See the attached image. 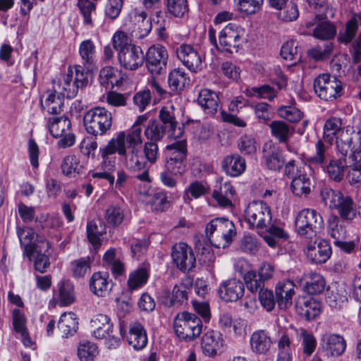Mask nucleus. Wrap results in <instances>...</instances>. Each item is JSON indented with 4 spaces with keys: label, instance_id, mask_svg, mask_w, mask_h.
Here are the masks:
<instances>
[{
    "label": "nucleus",
    "instance_id": "nucleus-58",
    "mask_svg": "<svg viewBox=\"0 0 361 361\" xmlns=\"http://www.w3.org/2000/svg\"><path fill=\"white\" fill-rule=\"evenodd\" d=\"M168 11L176 18H183L188 13L187 0H166Z\"/></svg>",
    "mask_w": 361,
    "mask_h": 361
},
{
    "label": "nucleus",
    "instance_id": "nucleus-7",
    "mask_svg": "<svg viewBox=\"0 0 361 361\" xmlns=\"http://www.w3.org/2000/svg\"><path fill=\"white\" fill-rule=\"evenodd\" d=\"M173 329L180 339L192 341L202 333V323L195 314L182 312L176 315L173 322Z\"/></svg>",
    "mask_w": 361,
    "mask_h": 361
},
{
    "label": "nucleus",
    "instance_id": "nucleus-64",
    "mask_svg": "<svg viewBox=\"0 0 361 361\" xmlns=\"http://www.w3.org/2000/svg\"><path fill=\"white\" fill-rule=\"evenodd\" d=\"M245 284L247 288L252 293L261 288L264 281L254 270L247 271L244 274Z\"/></svg>",
    "mask_w": 361,
    "mask_h": 361
},
{
    "label": "nucleus",
    "instance_id": "nucleus-55",
    "mask_svg": "<svg viewBox=\"0 0 361 361\" xmlns=\"http://www.w3.org/2000/svg\"><path fill=\"white\" fill-rule=\"evenodd\" d=\"M207 192V188L201 183L195 181L190 183L185 190L183 200L186 204H190L193 199H197L204 195Z\"/></svg>",
    "mask_w": 361,
    "mask_h": 361
},
{
    "label": "nucleus",
    "instance_id": "nucleus-45",
    "mask_svg": "<svg viewBox=\"0 0 361 361\" xmlns=\"http://www.w3.org/2000/svg\"><path fill=\"white\" fill-rule=\"evenodd\" d=\"M333 144L326 142L324 139H319L315 144V152L309 159L314 165L323 164L330 156V149Z\"/></svg>",
    "mask_w": 361,
    "mask_h": 361
},
{
    "label": "nucleus",
    "instance_id": "nucleus-1",
    "mask_svg": "<svg viewBox=\"0 0 361 361\" xmlns=\"http://www.w3.org/2000/svg\"><path fill=\"white\" fill-rule=\"evenodd\" d=\"M143 142L142 136L139 131H134L128 135V142H126V153L118 154L125 157V166L130 171L141 173L135 176V178L141 182L149 184L152 178L149 176V169H146L147 164H154L159 158V148L157 142L147 141L141 148L139 147Z\"/></svg>",
    "mask_w": 361,
    "mask_h": 361
},
{
    "label": "nucleus",
    "instance_id": "nucleus-10",
    "mask_svg": "<svg viewBox=\"0 0 361 361\" xmlns=\"http://www.w3.org/2000/svg\"><path fill=\"white\" fill-rule=\"evenodd\" d=\"M245 219L250 228H266L272 222L271 208L263 201H252L245 209Z\"/></svg>",
    "mask_w": 361,
    "mask_h": 361
},
{
    "label": "nucleus",
    "instance_id": "nucleus-57",
    "mask_svg": "<svg viewBox=\"0 0 361 361\" xmlns=\"http://www.w3.org/2000/svg\"><path fill=\"white\" fill-rule=\"evenodd\" d=\"M336 33L335 26L328 22L318 24L313 30V36L322 40H328L333 38Z\"/></svg>",
    "mask_w": 361,
    "mask_h": 361
},
{
    "label": "nucleus",
    "instance_id": "nucleus-38",
    "mask_svg": "<svg viewBox=\"0 0 361 361\" xmlns=\"http://www.w3.org/2000/svg\"><path fill=\"white\" fill-rule=\"evenodd\" d=\"M79 56L82 67L90 68L97 61V51L94 42L91 39L82 41L78 48Z\"/></svg>",
    "mask_w": 361,
    "mask_h": 361
},
{
    "label": "nucleus",
    "instance_id": "nucleus-11",
    "mask_svg": "<svg viewBox=\"0 0 361 361\" xmlns=\"http://www.w3.org/2000/svg\"><path fill=\"white\" fill-rule=\"evenodd\" d=\"M87 82V73L85 72L82 66L75 65L69 67L63 82L61 83L63 90L62 94L67 98H74L77 95L79 89L85 87Z\"/></svg>",
    "mask_w": 361,
    "mask_h": 361
},
{
    "label": "nucleus",
    "instance_id": "nucleus-41",
    "mask_svg": "<svg viewBox=\"0 0 361 361\" xmlns=\"http://www.w3.org/2000/svg\"><path fill=\"white\" fill-rule=\"evenodd\" d=\"M290 188L297 196L306 195L311 191V180L306 171L299 169L298 176L292 179Z\"/></svg>",
    "mask_w": 361,
    "mask_h": 361
},
{
    "label": "nucleus",
    "instance_id": "nucleus-3",
    "mask_svg": "<svg viewBox=\"0 0 361 361\" xmlns=\"http://www.w3.org/2000/svg\"><path fill=\"white\" fill-rule=\"evenodd\" d=\"M321 196L324 204L336 210L343 220L352 222L357 217V206L351 196L330 188L322 190Z\"/></svg>",
    "mask_w": 361,
    "mask_h": 361
},
{
    "label": "nucleus",
    "instance_id": "nucleus-35",
    "mask_svg": "<svg viewBox=\"0 0 361 361\" xmlns=\"http://www.w3.org/2000/svg\"><path fill=\"white\" fill-rule=\"evenodd\" d=\"M221 167L227 175L236 177L245 171L246 164L245 159L238 154H231L224 158Z\"/></svg>",
    "mask_w": 361,
    "mask_h": 361
},
{
    "label": "nucleus",
    "instance_id": "nucleus-36",
    "mask_svg": "<svg viewBox=\"0 0 361 361\" xmlns=\"http://www.w3.org/2000/svg\"><path fill=\"white\" fill-rule=\"evenodd\" d=\"M197 100L206 114L212 115L216 113L219 98L215 92L209 89H203L199 92Z\"/></svg>",
    "mask_w": 361,
    "mask_h": 361
},
{
    "label": "nucleus",
    "instance_id": "nucleus-62",
    "mask_svg": "<svg viewBox=\"0 0 361 361\" xmlns=\"http://www.w3.org/2000/svg\"><path fill=\"white\" fill-rule=\"evenodd\" d=\"M252 108L255 117L262 123H267L273 117L271 106L266 102H258Z\"/></svg>",
    "mask_w": 361,
    "mask_h": 361
},
{
    "label": "nucleus",
    "instance_id": "nucleus-29",
    "mask_svg": "<svg viewBox=\"0 0 361 361\" xmlns=\"http://www.w3.org/2000/svg\"><path fill=\"white\" fill-rule=\"evenodd\" d=\"M294 288L295 284L290 280L280 281L276 286V299L281 309H286L291 305L295 294Z\"/></svg>",
    "mask_w": 361,
    "mask_h": 361
},
{
    "label": "nucleus",
    "instance_id": "nucleus-32",
    "mask_svg": "<svg viewBox=\"0 0 361 361\" xmlns=\"http://www.w3.org/2000/svg\"><path fill=\"white\" fill-rule=\"evenodd\" d=\"M127 341L136 350H142L147 345V333L140 323L134 322L130 324Z\"/></svg>",
    "mask_w": 361,
    "mask_h": 361
},
{
    "label": "nucleus",
    "instance_id": "nucleus-47",
    "mask_svg": "<svg viewBox=\"0 0 361 361\" xmlns=\"http://www.w3.org/2000/svg\"><path fill=\"white\" fill-rule=\"evenodd\" d=\"M125 216L124 209L118 204L109 205L104 213V219L106 223L114 227L121 225Z\"/></svg>",
    "mask_w": 361,
    "mask_h": 361
},
{
    "label": "nucleus",
    "instance_id": "nucleus-37",
    "mask_svg": "<svg viewBox=\"0 0 361 361\" xmlns=\"http://www.w3.org/2000/svg\"><path fill=\"white\" fill-rule=\"evenodd\" d=\"M320 303L311 298H303L296 304L298 314L306 319H314L320 312Z\"/></svg>",
    "mask_w": 361,
    "mask_h": 361
},
{
    "label": "nucleus",
    "instance_id": "nucleus-15",
    "mask_svg": "<svg viewBox=\"0 0 361 361\" xmlns=\"http://www.w3.org/2000/svg\"><path fill=\"white\" fill-rule=\"evenodd\" d=\"M91 326L94 329L92 336L98 339L107 338L109 348L116 347L119 345V338L111 335L113 332V324L110 318L103 314H97L91 320Z\"/></svg>",
    "mask_w": 361,
    "mask_h": 361
},
{
    "label": "nucleus",
    "instance_id": "nucleus-56",
    "mask_svg": "<svg viewBox=\"0 0 361 361\" xmlns=\"http://www.w3.org/2000/svg\"><path fill=\"white\" fill-rule=\"evenodd\" d=\"M78 7L82 15L84 24L93 26L92 15L96 11V4L90 0H78Z\"/></svg>",
    "mask_w": 361,
    "mask_h": 361
},
{
    "label": "nucleus",
    "instance_id": "nucleus-46",
    "mask_svg": "<svg viewBox=\"0 0 361 361\" xmlns=\"http://www.w3.org/2000/svg\"><path fill=\"white\" fill-rule=\"evenodd\" d=\"M360 24H361V13H354L346 23L345 31L339 33L338 37V41L344 44L351 42L357 32Z\"/></svg>",
    "mask_w": 361,
    "mask_h": 361
},
{
    "label": "nucleus",
    "instance_id": "nucleus-54",
    "mask_svg": "<svg viewBox=\"0 0 361 361\" xmlns=\"http://www.w3.org/2000/svg\"><path fill=\"white\" fill-rule=\"evenodd\" d=\"M99 352L97 346L90 341L80 343L78 348V355L81 361H94Z\"/></svg>",
    "mask_w": 361,
    "mask_h": 361
},
{
    "label": "nucleus",
    "instance_id": "nucleus-52",
    "mask_svg": "<svg viewBox=\"0 0 361 361\" xmlns=\"http://www.w3.org/2000/svg\"><path fill=\"white\" fill-rule=\"evenodd\" d=\"M62 173L66 176H74L79 173L82 166L80 164L79 158L75 155H68L65 157L61 165Z\"/></svg>",
    "mask_w": 361,
    "mask_h": 361
},
{
    "label": "nucleus",
    "instance_id": "nucleus-17",
    "mask_svg": "<svg viewBox=\"0 0 361 361\" xmlns=\"http://www.w3.org/2000/svg\"><path fill=\"white\" fill-rule=\"evenodd\" d=\"M167 60V50L160 44L150 47L146 53V67L152 74L159 75L164 72Z\"/></svg>",
    "mask_w": 361,
    "mask_h": 361
},
{
    "label": "nucleus",
    "instance_id": "nucleus-60",
    "mask_svg": "<svg viewBox=\"0 0 361 361\" xmlns=\"http://www.w3.org/2000/svg\"><path fill=\"white\" fill-rule=\"evenodd\" d=\"M144 133L145 137L149 140V141L157 142L163 137L165 128L161 123L152 121L149 123Z\"/></svg>",
    "mask_w": 361,
    "mask_h": 361
},
{
    "label": "nucleus",
    "instance_id": "nucleus-30",
    "mask_svg": "<svg viewBox=\"0 0 361 361\" xmlns=\"http://www.w3.org/2000/svg\"><path fill=\"white\" fill-rule=\"evenodd\" d=\"M159 298L166 307L181 303L187 300L186 287L182 283L176 284L171 292L164 288L159 292Z\"/></svg>",
    "mask_w": 361,
    "mask_h": 361
},
{
    "label": "nucleus",
    "instance_id": "nucleus-21",
    "mask_svg": "<svg viewBox=\"0 0 361 361\" xmlns=\"http://www.w3.org/2000/svg\"><path fill=\"white\" fill-rule=\"evenodd\" d=\"M305 253L311 262L322 264L330 257L331 248L327 241L321 239L314 243H308L305 249Z\"/></svg>",
    "mask_w": 361,
    "mask_h": 361
},
{
    "label": "nucleus",
    "instance_id": "nucleus-31",
    "mask_svg": "<svg viewBox=\"0 0 361 361\" xmlns=\"http://www.w3.org/2000/svg\"><path fill=\"white\" fill-rule=\"evenodd\" d=\"M42 109L50 114H58L63 111V98L56 90H47L40 98Z\"/></svg>",
    "mask_w": 361,
    "mask_h": 361
},
{
    "label": "nucleus",
    "instance_id": "nucleus-8",
    "mask_svg": "<svg viewBox=\"0 0 361 361\" xmlns=\"http://www.w3.org/2000/svg\"><path fill=\"white\" fill-rule=\"evenodd\" d=\"M147 119L145 115L139 116L135 120V123L126 133L120 131L117 133L116 137L111 139L108 144L104 147L99 149V152L104 159L102 166L106 164V159L109 155L115 153L125 154L126 153V142H128V135H131L134 131H139L140 135H142V128L140 126L144 123Z\"/></svg>",
    "mask_w": 361,
    "mask_h": 361
},
{
    "label": "nucleus",
    "instance_id": "nucleus-20",
    "mask_svg": "<svg viewBox=\"0 0 361 361\" xmlns=\"http://www.w3.org/2000/svg\"><path fill=\"white\" fill-rule=\"evenodd\" d=\"M118 59L122 67L134 71L143 64L144 54L140 47L133 44L119 51Z\"/></svg>",
    "mask_w": 361,
    "mask_h": 361
},
{
    "label": "nucleus",
    "instance_id": "nucleus-61",
    "mask_svg": "<svg viewBox=\"0 0 361 361\" xmlns=\"http://www.w3.org/2000/svg\"><path fill=\"white\" fill-rule=\"evenodd\" d=\"M277 113L281 118L291 123H298L303 116V113L300 109L290 106L279 107Z\"/></svg>",
    "mask_w": 361,
    "mask_h": 361
},
{
    "label": "nucleus",
    "instance_id": "nucleus-13",
    "mask_svg": "<svg viewBox=\"0 0 361 361\" xmlns=\"http://www.w3.org/2000/svg\"><path fill=\"white\" fill-rule=\"evenodd\" d=\"M147 18V13L138 9L132 10L128 13L124 26L132 37L141 39L149 34L152 25Z\"/></svg>",
    "mask_w": 361,
    "mask_h": 361
},
{
    "label": "nucleus",
    "instance_id": "nucleus-43",
    "mask_svg": "<svg viewBox=\"0 0 361 361\" xmlns=\"http://www.w3.org/2000/svg\"><path fill=\"white\" fill-rule=\"evenodd\" d=\"M78 321L73 312H65L61 315L58 328L61 331L63 337L73 335L78 329Z\"/></svg>",
    "mask_w": 361,
    "mask_h": 361
},
{
    "label": "nucleus",
    "instance_id": "nucleus-63",
    "mask_svg": "<svg viewBox=\"0 0 361 361\" xmlns=\"http://www.w3.org/2000/svg\"><path fill=\"white\" fill-rule=\"evenodd\" d=\"M219 324L221 329L229 332L240 334L241 326L239 322L233 319L228 313L221 314L219 319Z\"/></svg>",
    "mask_w": 361,
    "mask_h": 361
},
{
    "label": "nucleus",
    "instance_id": "nucleus-25",
    "mask_svg": "<svg viewBox=\"0 0 361 361\" xmlns=\"http://www.w3.org/2000/svg\"><path fill=\"white\" fill-rule=\"evenodd\" d=\"M303 290L310 295H319L326 288L324 277L319 273L310 271L303 274L301 279Z\"/></svg>",
    "mask_w": 361,
    "mask_h": 361
},
{
    "label": "nucleus",
    "instance_id": "nucleus-53",
    "mask_svg": "<svg viewBox=\"0 0 361 361\" xmlns=\"http://www.w3.org/2000/svg\"><path fill=\"white\" fill-rule=\"evenodd\" d=\"M92 260L90 257H81L71 263V269L75 278L81 279L90 271Z\"/></svg>",
    "mask_w": 361,
    "mask_h": 361
},
{
    "label": "nucleus",
    "instance_id": "nucleus-24",
    "mask_svg": "<svg viewBox=\"0 0 361 361\" xmlns=\"http://www.w3.org/2000/svg\"><path fill=\"white\" fill-rule=\"evenodd\" d=\"M178 59L188 69L196 72L201 67L202 59L199 53L190 44H183L176 49Z\"/></svg>",
    "mask_w": 361,
    "mask_h": 361
},
{
    "label": "nucleus",
    "instance_id": "nucleus-27",
    "mask_svg": "<svg viewBox=\"0 0 361 361\" xmlns=\"http://www.w3.org/2000/svg\"><path fill=\"white\" fill-rule=\"evenodd\" d=\"M322 347L328 355L338 357L345 352L346 341L340 334H325L322 338Z\"/></svg>",
    "mask_w": 361,
    "mask_h": 361
},
{
    "label": "nucleus",
    "instance_id": "nucleus-44",
    "mask_svg": "<svg viewBox=\"0 0 361 361\" xmlns=\"http://www.w3.org/2000/svg\"><path fill=\"white\" fill-rule=\"evenodd\" d=\"M149 276L148 266L137 268L129 274L128 286L130 290H137L143 286L147 282Z\"/></svg>",
    "mask_w": 361,
    "mask_h": 361
},
{
    "label": "nucleus",
    "instance_id": "nucleus-59",
    "mask_svg": "<svg viewBox=\"0 0 361 361\" xmlns=\"http://www.w3.org/2000/svg\"><path fill=\"white\" fill-rule=\"evenodd\" d=\"M86 231L89 242L94 249L99 248L102 245V231H99L97 222L94 220L88 221Z\"/></svg>",
    "mask_w": 361,
    "mask_h": 361
},
{
    "label": "nucleus",
    "instance_id": "nucleus-6",
    "mask_svg": "<svg viewBox=\"0 0 361 361\" xmlns=\"http://www.w3.org/2000/svg\"><path fill=\"white\" fill-rule=\"evenodd\" d=\"M86 131L92 135L106 134L112 126V115L104 107H94L87 111L83 118Z\"/></svg>",
    "mask_w": 361,
    "mask_h": 361
},
{
    "label": "nucleus",
    "instance_id": "nucleus-12",
    "mask_svg": "<svg viewBox=\"0 0 361 361\" xmlns=\"http://www.w3.org/2000/svg\"><path fill=\"white\" fill-rule=\"evenodd\" d=\"M219 45L226 51L237 52L245 42V30L235 23H228L219 32Z\"/></svg>",
    "mask_w": 361,
    "mask_h": 361
},
{
    "label": "nucleus",
    "instance_id": "nucleus-23",
    "mask_svg": "<svg viewBox=\"0 0 361 361\" xmlns=\"http://www.w3.org/2000/svg\"><path fill=\"white\" fill-rule=\"evenodd\" d=\"M244 291V283L235 279L222 282L219 288V295L226 302L237 301L243 295Z\"/></svg>",
    "mask_w": 361,
    "mask_h": 361
},
{
    "label": "nucleus",
    "instance_id": "nucleus-22",
    "mask_svg": "<svg viewBox=\"0 0 361 361\" xmlns=\"http://www.w3.org/2000/svg\"><path fill=\"white\" fill-rule=\"evenodd\" d=\"M273 341L269 333L263 329L256 330L250 335V348L257 355H266L271 350Z\"/></svg>",
    "mask_w": 361,
    "mask_h": 361
},
{
    "label": "nucleus",
    "instance_id": "nucleus-2",
    "mask_svg": "<svg viewBox=\"0 0 361 361\" xmlns=\"http://www.w3.org/2000/svg\"><path fill=\"white\" fill-rule=\"evenodd\" d=\"M342 126L340 118L330 117L324 123L322 138L330 144L336 142L338 151L345 157L352 148L354 129L350 126L344 128Z\"/></svg>",
    "mask_w": 361,
    "mask_h": 361
},
{
    "label": "nucleus",
    "instance_id": "nucleus-9",
    "mask_svg": "<svg viewBox=\"0 0 361 361\" xmlns=\"http://www.w3.org/2000/svg\"><path fill=\"white\" fill-rule=\"evenodd\" d=\"M316 94L324 101H332L343 94V84L336 77L328 73L317 75L313 82Z\"/></svg>",
    "mask_w": 361,
    "mask_h": 361
},
{
    "label": "nucleus",
    "instance_id": "nucleus-42",
    "mask_svg": "<svg viewBox=\"0 0 361 361\" xmlns=\"http://www.w3.org/2000/svg\"><path fill=\"white\" fill-rule=\"evenodd\" d=\"M71 121L66 116L54 117L49 119L48 128L54 137L64 135L71 130Z\"/></svg>",
    "mask_w": 361,
    "mask_h": 361
},
{
    "label": "nucleus",
    "instance_id": "nucleus-51",
    "mask_svg": "<svg viewBox=\"0 0 361 361\" xmlns=\"http://www.w3.org/2000/svg\"><path fill=\"white\" fill-rule=\"evenodd\" d=\"M345 167L346 164L345 160L339 159L331 160L326 166L324 171L331 179L339 182L344 176Z\"/></svg>",
    "mask_w": 361,
    "mask_h": 361
},
{
    "label": "nucleus",
    "instance_id": "nucleus-50",
    "mask_svg": "<svg viewBox=\"0 0 361 361\" xmlns=\"http://www.w3.org/2000/svg\"><path fill=\"white\" fill-rule=\"evenodd\" d=\"M99 82L102 85L108 88L109 86L114 87L119 83V73L116 68L111 66H106L99 72Z\"/></svg>",
    "mask_w": 361,
    "mask_h": 361
},
{
    "label": "nucleus",
    "instance_id": "nucleus-4",
    "mask_svg": "<svg viewBox=\"0 0 361 361\" xmlns=\"http://www.w3.org/2000/svg\"><path fill=\"white\" fill-rule=\"evenodd\" d=\"M206 235L212 245L216 247H226L236 235L234 224L226 218H215L207 224Z\"/></svg>",
    "mask_w": 361,
    "mask_h": 361
},
{
    "label": "nucleus",
    "instance_id": "nucleus-26",
    "mask_svg": "<svg viewBox=\"0 0 361 361\" xmlns=\"http://www.w3.org/2000/svg\"><path fill=\"white\" fill-rule=\"evenodd\" d=\"M224 345L222 335L216 331L209 330L202 338L201 347L204 355L213 357L221 351Z\"/></svg>",
    "mask_w": 361,
    "mask_h": 361
},
{
    "label": "nucleus",
    "instance_id": "nucleus-48",
    "mask_svg": "<svg viewBox=\"0 0 361 361\" xmlns=\"http://www.w3.org/2000/svg\"><path fill=\"white\" fill-rule=\"evenodd\" d=\"M244 93L250 97H256L259 99H268L270 102L273 101L277 96V91L269 85L247 88Z\"/></svg>",
    "mask_w": 361,
    "mask_h": 361
},
{
    "label": "nucleus",
    "instance_id": "nucleus-40",
    "mask_svg": "<svg viewBox=\"0 0 361 361\" xmlns=\"http://www.w3.org/2000/svg\"><path fill=\"white\" fill-rule=\"evenodd\" d=\"M271 135L280 143H286L294 129L283 121H274L269 124Z\"/></svg>",
    "mask_w": 361,
    "mask_h": 361
},
{
    "label": "nucleus",
    "instance_id": "nucleus-33",
    "mask_svg": "<svg viewBox=\"0 0 361 361\" xmlns=\"http://www.w3.org/2000/svg\"><path fill=\"white\" fill-rule=\"evenodd\" d=\"M112 283L106 272H95L90 280L91 291L99 297H104L109 294L111 289Z\"/></svg>",
    "mask_w": 361,
    "mask_h": 361
},
{
    "label": "nucleus",
    "instance_id": "nucleus-19",
    "mask_svg": "<svg viewBox=\"0 0 361 361\" xmlns=\"http://www.w3.org/2000/svg\"><path fill=\"white\" fill-rule=\"evenodd\" d=\"M263 159L267 167L271 171H279L284 166L286 159L282 149L272 141L264 143L262 149Z\"/></svg>",
    "mask_w": 361,
    "mask_h": 361
},
{
    "label": "nucleus",
    "instance_id": "nucleus-34",
    "mask_svg": "<svg viewBox=\"0 0 361 361\" xmlns=\"http://www.w3.org/2000/svg\"><path fill=\"white\" fill-rule=\"evenodd\" d=\"M54 300L61 307H66L75 301L73 284L69 281H63L58 284V290L54 294Z\"/></svg>",
    "mask_w": 361,
    "mask_h": 361
},
{
    "label": "nucleus",
    "instance_id": "nucleus-39",
    "mask_svg": "<svg viewBox=\"0 0 361 361\" xmlns=\"http://www.w3.org/2000/svg\"><path fill=\"white\" fill-rule=\"evenodd\" d=\"M190 78L188 73L180 68L171 70L168 76L169 88L174 92H180L190 83Z\"/></svg>",
    "mask_w": 361,
    "mask_h": 361
},
{
    "label": "nucleus",
    "instance_id": "nucleus-18",
    "mask_svg": "<svg viewBox=\"0 0 361 361\" xmlns=\"http://www.w3.org/2000/svg\"><path fill=\"white\" fill-rule=\"evenodd\" d=\"M171 257L178 269L183 272L189 271L195 267L194 252L185 243H178L172 247Z\"/></svg>",
    "mask_w": 361,
    "mask_h": 361
},
{
    "label": "nucleus",
    "instance_id": "nucleus-28",
    "mask_svg": "<svg viewBox=\"0 0 361 361\" xmlns=\"http://www.w3.org/2000/svg\"><path fill=\"white\" fill-rule=\"evenodd\" d=\"M218 185L213 190L212 197L221 207L228 208L233 207L232 199L235 191L231 182L222 180L217 182Z\"/></svg>",
    "mask_w": 361,
    "mask_h": 361
},
{
    "label": "nucleus",
    "instance_id": "nucleus-5",
    "mask_svg": "<svg viewBox=\"0 0 361 361\" xmlns=\"http://www.w3.org/2000/svg\"><path fill=\"white\" fill-rule=\"evenodd\" d=\"M323 226L322 215L314 209H302L295 219V232L298 235L305 238H315Z\"/></svg>",
    "mask_w": 361,
    "mask_h": 361
},
{
    "label": "nucleus",
    "instance_id": "nucleus-49",
    "mask_svg": "<svg viewBox=\"0 0 361 361\" xmlns=\"http://www.w3.org/2000/svg\"><path fill=\"white\" fill-rule=\"evenodd\" d=\"M290 328L291 330L294 331L300 338H302L303 353L307 355H311L317 346V340L314 336L305 329L300 328L297 329L292 325Z\"/></svg>",
    "mask_w": 361,
    "mask_h": 361
},
{
    "label": "nucleus",
    "instance_id": "nucleus-16",
    "mask_svg": "<svg viewBox=\"0 0 361 361\" xmlns=\"http://www.w3.org/2000/svg\"><path fill=\"white\" fill-rule=\"evenodd\" d=\"M166 166L169 169H184L187 156L186 140L180 139L166 145Z\"/></svg>",
    "mask_w": 361,
    "mask_h": 361
},
{
    "label": "nucleus",
    "instance_id": "nucleus-14",
    "mask_svg": "<svg viewBox=\"0 0 361 361\" xmlns=\"http://www.w3.org/2000/svg\"><path fill=\"white\" fill-rule=\"evenodd\" d=\"M18 235L21 246L24 249V255L29 259L39 247L47 252L50 248V243L39 236L31 227H24L18 231Z\"/></svg>",
    "mask_w": 361,
    "mask_h": 361
}]
</instances>
